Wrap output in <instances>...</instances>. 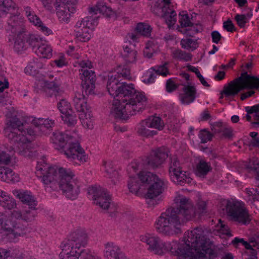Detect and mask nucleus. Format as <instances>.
<instances>
[{
	"instance_id": "obj_1",
	"label": "nucleus",
	"mask_w": 259,
	"mask_h": 259,
	"mask_svg": "<svg viewBox=\"0 0 259 259\" xmlns=\"http://www.w3.org/2000/svg\"><path fill=\"white\" fill-rule=\"evenodd\" d=\"M140 238L148 251L158 255L169 251L179 259H206V254L209 259H214L221 252L219 248H212L211 242L199 227L186 232L184 242L181 244L175 241L163 243L159 237L148 233L141 235Z\"/></svg>"
},
{
	"instance_id": "obj_2",
	"label": "nucleus",
	"mask_w": 259,
	"mask_h": 259,
	"mask_svg": "<svg viewBox=\"0 0 259 259\" xmlns=\"http://www.w3.org/2000/svg\"><path fill=\"white\" fill-rule=\"evenodd\" d=\"M176 206L167 208L158 218L155 228L158 233L164 236H172L182 233V227L186 222L191 220L197 213L206 211V203L200 200L196 210L192 201L183 195L175 199Z\"/></svg>"
},
{
	"instance_id": "obj_3",
	"label": "nucleus",
	"mask_w": 259,
	"mask_h": 259,
	"mask_svg": "<svg viewBox=\"0 0 259 259\" xmlns=\"http://www.w3.org/2000/svg\"><path fill=\"white\" fill-rule=\"evenodd\" d=\"M107 84L110 95L114 98L110 114L115 119L126 120L130 115L136 114L144 109L146 99L144 95L137 92L133 84L120 83L119 75H109Z\"/></svg>"
},
{
	"instance_id": "obj_4",
	"label": "nucleus",
	"mask_w": 259,
	"mask_h": 259,
	"mask_svg": "<svg viewBox=\"0 0 259 259\" xmlns=\"http://www.w3.org/2000/svg\"><path fill=\"white\" fill-rule=\"evenodd\" d=\"M259 78L251 76L244 72L240 76L224 85L221 93L220 99H223V95L226 97H234L239 92L245 89H258Z\"/></svg>"
},
{
	"instance_id": "obj_5",
	"label": "nucleus",
	"mask_w": 259,
	"mask_h": 259,
	"mask_svg": "<svg viewBox=\"0 0 259 259\" xmlns=\"http://www.w3.org/2000/svg\"><path fill=\"white\" fill-rule=\"evenodd\" d=\"M44 7L51 12H56L60 21L67 23L75 10L77 0H42Z\"/></svg>"
},
{
	"instance_id": "obj_6",
	"label": "nucleus",
	"mask_w": 259,
	"mask_h": 259,
	"mask_svg": "<svg viewBox=\"0 0 259 259\" xmlns=\"http://www.w3.org/2000/svg\"><path fill=\"white\" fill-rule=\"evenodd\" d=\"M6 13L11 15L7 22V30L13 34L23 32L22 19L19 17L20 13L12 0H0V16Z\"/></svg>"
},
{
	"instance_id": "obj_7",
	"label": "nucleus",
	"mask_w": 259,
	"mask_h": 259,
	"mask_svg": "<svg viewBox=\"0 0 259 259\" xmlns=\"http://www.w3.org/2000/svg\"><path fill=\"white\" fill-rule=\"evenodd\" d=\"M58 188L66 197L71 200L75 199L79 193V189L74 175L69 169L62 167L58 169Z\"/></svg>"
},
{
	"instance_id": "obj_8",
	"label": "nucleus",
	"mask_w": 259,
	"mask_h": 259,
	"mask_svg": "<svg viewBox=\"0 0 259 259\" xmlns=\"http://www.w3.org/2000/svg\"><path fill=\"white\" fill-rule=\"evenodd\" d=\"M138 177L141 183L150 185L145 195L146 198L153 199L162 193L164 183L156 175L149 171H141Z\"/></svg>"
},
{
	"instance_id": "obj_9",
	"label": "nucleus",
	"mask_w": 259,
	"mask_h": 259,
	"mask_svg": "<svg viewBox=\"0 0 259 259\" xmlns=\"http://www.w3.org/2000/svg\"><path fill=\"white\" fill-rule=\"evenodd\" d=\"M227 215L234 222L242 225L248 224L250 221V215L244 205L236 201H228L226 205Z\"/></svg>"
},
{
	"instance_id": "obj_10",
	"label": "nucleus",
	"mask_w": 259,
	"mask_h": 259,
	"mask_svg": "<svg viewBox=\"0 0 259 259\" xmlns=\"http://www.w3.org/2000/svg\"><path fill=\"white\" fill-rule=\"evenodd\" d=\"M39 163L40 162L38 163L36 167V175L37 177H42V181L46 187L53 190H57L58 188V169L53 166L47 167L46 165L41 166Z\"/></svg>"
},
{
	"instance_id": "obj_11",
	"label": "nucleus",
	"mask_w": 259,
	"mask_h": 259,
	"mask_svg": "<svg viewBox=\"0 0 259 259\" xmlns=\"http://www.w3.org/2000/svg\"><path fill=\"white\" fill-rule=\"evenodd\" d=\"M23 123L16 116L12 117L7 121L5 128V134L11 142L24 141L26 137L24 136Z\"/></svg>"
},
{
	"instance_id": "obj_12",
	"label": "nucleus",
	"mask_w": 259,
	"mask_h": 259,
	"mask_svg": "<svg viewBox=\"0 0 259 259\" xmlns=\"http://www.w3.org/2000/svg\"><path fill=\"white\" fill-rule=\"evenodd\" d=\"M88 193L92 197L94 203L102 209H108L113 206V204L111 203V198L107 191L101 186L95 185L90 187L88 189Z\"/></svg>"
},
{
	"instance_id": "obj_13",
	"label": "nucleus",
	"mask_w": 259,
	"mask_h": 259,
	"mask_svg": "<svg viewBox=\"0 0 259 259\" xmlns=\"http://www.w3.org/2000/svg\"><path fill=\"white\" fill-rule=\"evenodd\" d=\"M169 175L171 180L176 184L184 185L185 183H191V179L188 177L186 171L182 170L181 164L176 156L170 158Z\"/></svg>"
},
{
	"instance_id": "obj_14",
	"label": "nucleus",
	"mask_w": 259,
	"mask_h": 259,
	"mask_svg": "<svg viewBox=\"0 0 259 259\" xmlns=\"http://www.w3.org/2000/svg\"><path fill=\"white\" fill-rule=\"evenodd\" d=\"M66 147L63 148L61 152L71 160H78L79 162L84 163L88 161V155L85 154L84 149L81 148L77 141H73V138L66 145Z\"/></svg>"
},
{
	"instance_id": "obj_15",
	"label": "nucleus",
	"mask_w": 259,
	"mask_h": 259,
	"mask_svg": "<svg viewBox=\"0 0 259 259\" xmlns=\"http://www.w3.org/2000/svg\"><path fill=\"white\" fill-rule=\"evenodd\" d=\"M168 149L163 147L153 150L143 160L144 164L149 168H158L168 157Z\"/></svg>"
},
{
	"instance_id": "obj_16",
	"label": "nucleus",
	"mask_w": 259,
	"mask_h": 259,
	"mask_svg": "<svg viewBox=\"0 0 259 259\" xmlns=\"http://www.w3.org/2000/svg\"><path fill=\"white\" fill-rule=\"evenodd\" d=\"M88 235L84 229L78 228L71 233L66 243L61 245H65L67 248L71 247L80 250L81 246H84L88 242Z\"/></svg>"
},
{
	"instance_id": "obj_17",
	"label": "nucleus",
	"mask_w": 259,
	"mask_h": 259,
	"mask_svg": "<svg viewBox=\"0 0 259 259\" xmlns=\"http://www.w3.org/2000/svg\"><path fill=\"white\" fill-rule=\"evenodd\" d=\"M62 251L59 254L60 259H100L98 256L92 254L88 250H77L71 247L67 248L61 245Z\"/></svg>"
},
{
	"instance_id": "obj_18",
	"label": "nucleus",
	"mask_w": 259,
	"mask_h": 259,
	"mask_svg": "<svg viewBox=\"0 0 259 259\" xmlns=\"http://www.w3.org/2000/svg\"><path fill=\"white\" fill-rule=\"evenodd\" d=\"M11 217V220H7L3 224V236H0V240L5 235V231L10 232L8 234L10 238H15L25 234V230L26 226L21 224L20 222V220H17V221L13 220Z\"/></svg>"
},
{
	"instance_id": "obj_19",
	"label": "nucleus",
	"mask_w": 259,
	"mask_h": 259,
	"mask_svg": "<svg viewBox=\"0 0 259 259\" xmlns=\"http://www.w3.org/2000/svg\"><path fill=\"white\" fill-rule=\"evenodd\" d=\"M80 74H82L80 78L82 80L81 86L83 92L87 95L94 94L95 88V82L96 81V75L95 72L88 69H82Z\"/></svg>"
},
{
	"instance_id": "obj_20",
	"label": "nucleus",
	"mask_w": 259,
	"mask_h": 259,
	"mask_svg": "<svg viewBox=\"0 0 259 259\" xmlns=\"http://www.w3.org/2000/svg\"><path fill=\"white\" fill-rule=\"evenodd\" d=\"M104 253L106 259H126L120 247L111 241L105 243Z\"/></svg>"
},
{
	"instance_id": "obj_21",
	"label": "nucleus",
	"mask_w": 259,
	"mask_h": 259,
	"mask_svg": "<svg viewBox=\"0 0 259 259\" xmlns=\"http://www.w3.org/2000/svg\"><path fill=\"white\" fill-rule=\"evenodd\" d=\"M182 92L180 95V98L183 104H189L195 100L196 94L195 86L190 85L189 83L184 84Z\"/></svg>"
},
{
	"instance_id": "obj_22",
	"label": "nucleus",
	"mask_w": 259,
	"mask_h": 259,
	"mask_svg": "<svg viewBox=\"0 0 259 259\" xmlns=\"http://www.w3.org/2000/svg\"><path fill=\"white\" fill-rule=\"evenodd\" d=\"M102 14L107 18L115 20L117 18L116 12L110 7H108L104 3H99L96 6L90 9L91 13L97 14V12Z\"/></svg>"
},
{
	"instance_id": "obj_23",
	"label": "nucleus",
	"mask_w": 259,
	"mask_h": 259,
	"mask_svg": "<svg viewBox=\"0 0 259 259\" xmlns=\"http://www.w3.org/2000/svg\"><path fill=\"white\" fill-rule=\"evenodd\" d=\"M46 62L43 58L34 59L25 68V72L31 75H36L38 74L39 69L46 68Z\"/></svg>"
},
{
	"instance_id": "obj_24",
	"label": "nucleus",
	"mask_w": 259,
	"mask_h": 259,
	"mask_svg": "<svg viewBox=\"0 0 259 259\" xmlns=\"http://www.w3.org/2000/svg\"><path fill=\"white\" fill-rule=\"evenodd\" d=\"M25 14L29 20L35 26L40 28V30L46 35H49L52 33V30L46 26L44 25L42 22L33 12L31 11L30 8L27 7L25 9Z\"/></svg>"
},
{
	"instance_id": "obj_25",
	"label": "nucleus",
	"mask_w": 259,
	"mask_h": 259,
	"mask_svg": "<svg viewBox=\"0 0 259 259\" xmlns=\"http://www.w3.org/2000/svg\"><path fill=\"white\" fill-rule=\"evenodd\" d=\"M36 208L25 210L23 213L19 210H14L11 213L12 219L16 220H22L27 222H31L34 220L37 215Z\"/></svg>"
},
{
	"instance_id": "obj_26",
	"label": "nucleus",
	"mask_w": 259,
	"mask_h": 259,
	"mask_svg": "<svg viewBox=\"0 0 259 259\" xmlns=\"http://www.w3.org/2000/svg\"><path fill=\"white\" fill-rule=\"evenodd\" d=\"M27 139L24 141H16V142H11L12 144L16 145L17 151L19 155L25 157L32 158L36 156V152L32 151L30 149V146L28 143H26Z\"/></svg>"
},
{
	"instance_id": "obj_27",
	"label": "nucleus",
	"mask_w": 259,
	"mask_h": 259,
	"mask_svg": "<svg viewBox=\"0 0 259 259\" xmlns=\"http://www.w3.org/2000/svg\"><path fill=\"white\" fill-rule=\"evenodd\" d=\"M6 166L0 165V180L7 183L19 182V176Z\"/></svg>"
},
{
	"instance_id": "obj_28",
	"label": "nucleus",
	"mask_w": 259,
	"mask_h": 259,
	"mask_svg": "<svg viewBox=\"0 0 259 259\" xmlns=\"http://www.w3.org/2000/svg\"><path fill=\"white\" fill-rule=\"evenodd\" d=\"M32 123L35 127H37L40 131L45 134H47V131L52 130V128L55 125L54 120L42 118H34Z\"/></svg>"
},
{
	"instance_id": "obj_29",
	"label": "nucleus",
	"mask_w": 259,
	"mask_h": 259,
	"mask_svg": "<svg viewBox=\"0 0 259 259\" xmlns=\"http://www.w3.org/2000/svg\"><path fill=\"white\" fill-rule=\"evenodd\" d=\"M74 106L77 112L81 113L90 109V107L87 104V100L83 94L76 92L73 99Z\"/></svg>"
},
{
	"instance_id": "obj_30",
	"label": "nucleus",
	"mask_w": 259,
	"mask_h": 259,
	"mask_svg": "<svg viewBox=\"0 0 259 259\" xmlns=\"http://www.w3.org/2000/svg\"><path fill=\"white\" fill-rule=\"evenodd\" d=\"M163 2L166 5L162 8V14L161 16L165 19L168 26L171 24L174 25L176 21V13L175 11L171 10L168 7V5L170 3V0H163Z\"/></svg>"
},
{
	"instance_id": "obj_31",
	"label": "nucleus",
	"mask_w": 259,
	"mask_h": 259,
	"mask_svg": "<svg viewBox=\"0 0 259 259\" xmlns=\"http://www.w3.org/2000/svg\"><path fill=\"white\" fill-rule=\"evenodd\" d=\"M73 136H68L67 134H63L62 132L56 131L53 133L51 137L52 140L54 144H58L61 150L65 148L68 142L71 140Z\"/></svg>"
},
{
	"instance_id": "obj_32",
	"label": "nucleus",
	"mask_w": 259,
	"mask_h": 259,
	"mask_svg": "<svg viewBox=\"0 0 259 259\" xmlns=\"http://www.w3.org/2000/svg\"><path fill=\"white\" fill-rule=\"evenodd\" d=\"M53 77V75H45L41 81L44 82V87L47 92L50 93V96L53 95L56 96L60 90L58 84L55 81H50L49 79Z\"/></svg>"
},
{
	"instance_id": "obj_33",
	"label": "nucleus",
	"mask_w": 259,
	"mask_h": 259,
	"mask_svg": "<svg viewBox=\"0 0 259 259\" xmlns=\"http://www.w3.org/2000/svg\"><path fill=\"white\" fill-rule=\"evenodd\" d=\"M16 196L23 203L28 205L29 209L35 208L37 205V201L30 192H19Z\"/></svg>"
},
{
	"instance_id": "obj_34",
	"label": "nucleus",
	"mask_w": 259,
	"mask_h": 259,
	"mask_svg": "<svg viewBox=\"0 0 259 259\" xmlns=\"http://www.w3.org/2000/svg\"><path fill=\"white\" fill-rule=\"evenodd\" d=\"M17 36L15 38L14 48L15 51L18 53H20L27 48V45L25 42L26 41V34L24 32H21L17 33Z\"/></svg>"
},
{
	"instance_id": "obj_35",
	"label": "nucleus",
	"mask_w": 259,
	"mask_h": 259,
	"mask_svg": "<svg viewBox=\"0 0 259 259\" xmlns=\"http://www.w3.org/2000/svg\"><path fill=\"white\" fill-rule=\"evenodd\" d=\"M79 118L82 125L86 128L92 129L93 128V117L91 111L88 110V111H83L79 113Z\"/></svg>"
},
{
	"instance_id": "obj_36",
	"label": "nucleus",
	"mask_w": 259,
	"mask_h": 259,
	"mask_svg": "<svg viewBox=\"0 0 259 259\" xmlns=\"http://www.w3.org/2000/svg\"><path fill=\"white\" fill-rule=\"evenodd\" d=\"M122 55L127 63H134L137 57V51L130 44L124 47Z\"/></svg>"
},
{
	"instance_id": "obj_37",
	"label": "nucleus",
	"mask_w": 259,
	"mask_h": 259,
	"mask_svg": "<svg viewBox=\"0 0 259 259\" xmlns=\"http://www.w3.org/2000/svg\"><path fill=\"white\" fill-rule=\"evenodd\" d=\"M211 170L210 164L203 160H201L196 165L195 174L198 177L204 178Z\"/></svg>"
},
{
	"instance_id": "obj_38",
	"label": "nucleus",
	"mask_w": 259,
	"mask_h": 259,
	"mask_svg": "<svg viewBox=\"0 0 259 259\" xmlns=\"http://www.w3.org/2000/svg\"><path fill=\"white\" fill-rule=\"evenodd\" d=\"M36 54L40 56L39 58L45 59L50 58L52 56V49L50 46L41 43L38 48L35 50Z\"/></svg>"
},
{
	"instance_id": "obj_39",
	"label": "nucleus",
	"mask_w": 259,
	"mask_h": 259,
	"mask_svg": "<svg viewBox=\"0 0 259 259\" xmlns=\"http://www.w3.org/2000/svg\"><path fill=\"white\" fill-rule=\"evenodd\" d=\"M151 128L146 119L142 121L139 124L138 133L141 136L144 137H150L157 134V132L154 130H150Z\"/></svg>"
},
{
	"instance_id": "obj_40",
	"label": "nucleus",
	"mask_w": 259,
	"mask_h": 259,
	"mask_svg": "<svg viewBox=\"0 0 259 259\" xmlns=\"http://www.w3.org/2000/svg\"><path fill=\"white\" fill-rule=\"evenodd\" d=\"M80 24H76L75 26V33L76 38L79 41L85 42L88 41L91 38V34L89 32L90 29L84 28L81 29L79 28Z\"/></svg>"
},
{
	"instance_id": "obj_41",
	"label": "nucleus",
	"mask_w": 259,
	"mask_h": 259,
	"mask_svg": "<svg viewBox=\"0 0 259 259\" xmlns=\"http://www.w3.org/2000/svg\"><path fill=\"white\" fill-rule=\"evenodd\" d=\"M64 122L68 126H74L77 122V117L72 110L68 111L62 115Z\"/></svg>"
},
{
	"instance_id": "obj_42",
	"label": "nucleus",
	"mask_w": 259,
	"mask_h": 259,
	"mask_svg": "<svg viewBox=\"0 0 259 259\" xmlns=\"http://www.w3.org/2000/svg\"><path fill=\"white\" fill-rule=\"evenodd\" d=\"M146 120L151 128H155L159 131L163 128L164 123L159 117L150 116Z\"/></svg>"
},
{
	"instance_id": "obj_43",
	"label": "nucleus",
	"mask_w": 259,
	"mask_h": 259,
	"mask_svg": "<svg viewBox=\"0 0 259 259\" xmlns=\"http://www.w3.org/2000/svg\"><path fill=\"white\" fill-rule=\"evenodd\" d=\"M0 205L6 209H11L16 206L15 200L8 195H4L3 198H1Z\"/></svg>"
},
{
	"instance_id": "obj_44",
	"label": "nucleus",
	"mask_w": 259,
	"mask_h": 259,
	"mask_svg": "<svg viewBox=\"0 0 259 259\" xmlns=\"http://www.w3.org/2000/svg\"><path fill=\"white\" fill-rule=\"evenodd\" d=\"M152 28L151 26L148 24H145L142 23H139L136 27V31L144 36L149 37L150 36Z\"/></svg>"
},
{
	"instance_id": "obj_45",
	"label": "nucleus",
	"mask_w": 259,
	"mask_h": 259,
	"mask_svg": "<svg viewBox=\"0 0 259 259\" xmlns=\"http://www.w3.org/2000/svg\"><path fill=\"white\" fill-rule=\"evenodd\" d=\"M26 42L33 50L36 49L41 45V38L34 34H26Z\"/></svg>"
},
{
	"instance_id": "obj_46",
	"label": "nucleus",
	"mask_w": 259,
	"mask_h": 259,
	"mask_svg": "<svg viewBox=\"0 0 259 259\" xmlns=\"http://www.w3.org/2000/svg\"><path fill=\"white\" fill-rule=\"evenodd\" d=\"M103 165L105 167L106 172L108 175L109 178L112 179L111 181L113 184L115 185L117 182L119 177L118 171L115 169H111V170H110V169L107 168V166L110 167H111V162H110L104 161Z\"/></svg>"
},
{
	"instance_id": "obj_47",
	"label": "nucleus",
	"mask_w": 259,
	"mask_h": 259,
	"mask_svg": "<svg viewBox=\"0 0 259 259\" xmlns=\"http://www.w3.org/2000/svg\"><path fill=\"white\" fill-rule=\"evenodd\" d=\"M128 187L131 192L137 194L140 188V185L136 177L129 176Z\"/></svg>"
},
{
	"instance_id": "obj_48",
	"label": "nucleus",
	"mask_w": 259,
	"mask_h": 259,
	"mask_svg": "<svg viewBox=\"0 0 259 259\" xmlns=\"http://www.w3.org/2000/svg\"><path fill=\"white\" fill-rule=\"evenodd\" d=\"M181 45L182 48L187 50H194L198 47L197 40L191 38L182 39L181 41Z\"/></svg>"
},
{
	"instance_id": "obj_49",
	"label": "nucleus",
	"mask_w": 259,
	"mask_h": 259,
	"mask_svg": "<svg viewBox=\"0 0 259 259\" xmlns=\"http://www.w3.org/2000/svg\"><path fill=\"white\" fill-rule=\"evenodd\" d=\"M173 57L176 59L184 60L186 61H190L192 56L181 50L178 49L172 52Z\"/></svg>"
},
{
	"instance_id": "obj_50",
	"label": "nucleus",
	"mask_w": 259,
	"mask_h": 259,
	"mask_svg": "<svg viewBox=\"0 0 259 259\" xmlns=\"http://www.w3.org/2000/svg\"><path fill=\"white\" fill-rule=\"evenodd\" d=\"M13 158L11 154H7L6 151L0 150V165H8Z\"/></svg>"
},
{
	"instance_id": "obj_51",
	"label": "nucleus",
	"mask_w": 259,
	"mask_h": 259,
	"mask_svg": "<svg viewBox=\"0 0 259 259\" xmlns=\"http://www.w3.org/2000/svg\"><path fill=\"white\" fill-rule=\"evenodd\" d=\"M94 22V19L91 16H87L82 18L81 20L78 21L76 24H80L79 28L81 29H82V28L90 29V28L92 26Z\"/></svg>"
},
{
	"instance_id": "obj_52",
	"label": "nucleus",
	"mask_w": 259,
	"mask_h": 259,
	"mask_svg": "<svg viewBox=\"0 0 259 259\" xmlns=\"http://www.w3.org/2000/svg\"><path fill=\"white\" fill-rule=\"evenodd\" d=\"M167 64V62H165L162 65L155 66L154 67L151 68V69H153L157 74L165 76L167 74H169L167 67H166Z\"/></svg>"
},
{
	"instance_id": "obj_53",
	"label": "nucleus",
	"mask_w": 259,
	"mask_h": 259,
	"mask_svg": "<svg viewBox=\"0 0 259 259\" xmlns=\"http://www.w3.org/2000/svg\"><path fill=\"white\" fill-rule=\"evenodd\" d=\"M153 47V42L148 41L143 51V54L145 57L151 58L152 57L153 53H155Z\"/></svg>"
},
{
	"instance_id": "obj_54",
	"label": "nucleus",
	"mask_w": 259,
	"mask_h": 259,
	"mask_svg": "<svg viewBox=\"0 0 259 259\" xmlns=\"http://www.w3.org/2000/svg\"><path fill=\"white\" fill-rule=\"evenodd\" d=\"M58 108L62 114L71 110L70 104L64 99H61L58 103Z\"/></svg>"
},
{
	"instance_id": "obj_55",
	"label": "nucleus",
	"mask_w": 259,
	"mask_h": 259,
	"mask_svg": "<svg viewBox=\"0 0 259 259\" xmlns=\"http://www.w3.org/2000/svg\"><path fill=\"white\" fill-rule=\"evenodd\" d=\"M226 125L222 122H216L211 124V130L213 134H221Z\"/></svg>"
},
{
	"instance_id": "obj_56",
	"label": "nucleus",
	"mask_w": 259,
	"mask_h": 259,
	"mask_svg": "<svg viewBox=\"0 0 259 259\" xmlns=\"http://www.w3.org/2000/svg\"><path fill=\"white\" fill-rule=\"evenodd\" d=\"M213 135L205 129L201 130L199 135V138L201 140V143H205L207 141H210Z\"/></svg>"
},
{
	"instance_id": "obj_57",
	"label": "nucleus",
	"mask_w": 259,
	"mask_h": 259,
	"mask_svg": "<svg viewBox=\"0 0 259 259\" xmlns=\"http://www.w3.org/2000/svg\"><path fill=\"white\" fill-rule=\"evenodd\" d=\"M180 16L181 17L179 20V22L180 23L181 26L183 27L190 26L192 23L190 21L188 15L187 14H182L180 13Z\"/></svg>"
},
{
	"instance_id": "obj_58",
	"label": "nucleus",
	"mask_w": 259,
	"mask_h": 259,
	"mask_svg": "<svg viewBox=\"0 0 259 259\" xmlns=\"http://www.w3.org/2000/svg\"><path fill=\"white\" fill-rule=\"evenodd\" d=\"M234 19L240 28L244 27L247 21L246 16L245 15L237 14Z\"/></svg>"
},
{
	"instance_id": "obj_59",
	"label": "nucleus",
	"mask_w": 259,
	"mask_h": 259,
	"mask_svg": "<svg viewBox=\"0 0 259 259\" xmlns=\"http://www.w3.org/2000/svg\"><path fill=\"white\" fill-rule=\"evenodd\" d=\"M245 109L248 114L255 113L254 118L257 119H259V104L255 105L252 107H247Z\"/></svg>"
},
{
	"instance_id": "obj_60",
	"label": "nucleus",
	"mask_w": 259,
	"mask_h": 259,
	"mask_svg": "<svg viewBox=\"0 0 259 259\" xmlns=\"http://www.w3.org/2000/svg\"><path fill=\"white\" fill-rule=\"evenodd\" d=\"M190 27L187 30V33L190 36H193L201 30L200 26H198V25H194L192 24Z\"/></svg>"
},
{
	"instance_id": "obj_61",
	"label": "nucleus",
	"mask_w": 259,
	"mask_h": 259,
	"mask_svg": "<svg viewBox=\"0 0 259 259\" xmlns=\"http://www.w3.org/2000/svg\"><path fill=\"white\" fill-rule=\"evenodd\" d=\"M131 71L128 68L124 67L122 69L121 71L120 68L117 69V73L119 75L120 74L125 79H130L131 77Z\"/></svg>"
},
{
	"instance_id": "obj_62",
	"label": "nucleus",
	"mask_w": 259,
	"mask_h": 259,
	"mask_svg": "<svg viewBox=\"0 0 259 259\" xmlns=\"http://www.w3.org/2000/svg\"><path fill=\"white\" fill-rule=\"evenodd\" d=\"M142 168V165L139 162L134 161L131 162V164L128 166V172L133 170L134 172H136L137 170L140 169Z\"/></svg>"
},
{
	"instance_id": "obj_63",
	"label": "nucleus",
	"mask_w": 259,
	"mask_h": 259,
	"mask_svg": "<svg viewBox=\"0 0 259 259\" xmlns=\"http://www.w3.org/2000/svg\"><path fill=\"white\" fill-rule=\"evenodd\" d=\"M178 86L174 83V82L171 79H169L167 80L166 83V91L170 93L176 90L178 88Z\"/></svg>"
},
{
	"instance_id": "obj_64",
	"label": "nucleus",
	"mask_w": 259,
	"mask_h": 259,
	"mask_svg": "<svg viewBox=\"0 0 259 259\" xmlns=\"http://www.w3.org/2000/svg\"><path fill=\"white\" fill-rule=\"evenodd\" d=\"M223 27L228 32H233L235 30V26L230 19L223 23Z\"/></svg>"
}]
</instances>
